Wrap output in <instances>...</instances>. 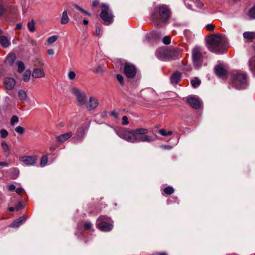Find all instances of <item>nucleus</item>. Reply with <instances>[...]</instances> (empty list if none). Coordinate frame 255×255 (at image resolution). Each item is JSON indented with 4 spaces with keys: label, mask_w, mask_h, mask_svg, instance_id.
I'll use <instances>...</instances> for the list:
<instances>
[{
    "label": "nucleus",
    "mask_w": 255,
    "mask_h": 255,
    "mask_svg": "<svg viewBox=\"0 0 255 255\" xmlns=\"http://www.w3.org/2000/svg\"><path fill=\"white\" fill-rule=\"evenodd\" d=\"M208 49L216 54H223L226 51L228 42L226 37L223 34H213L207 38Z\"/></svg>",
    "instance_id": "f257e3e1"
},
{
    "label": "nucleus",
    "mask_w": 255,
    "mask_h": 255,
    "mask_svg": "<svg viewBox=\"0 0 255 255\" xmlns=\"http://www.w3.org/2000/svg\"><path fill=\"white\" fill-rule=\"evenodd\" d=\"M148 132L147 129L140 128L136 130H126L116 132L117 135L121 139L130 143L138 142V136L145 135Z\"/></svg>",
    "instance_id": "f03ea898"
},
{
    "label": "nucleus",
    "mask_w": 255,
    "mask_h": 255,
    "mask_svg": "<svg viewBox=\"0 0 255 255\" xmlns=\"http://www.w3.org/2000/svg\"><path fill=\"white\" fill-rule=\"evenodd\" d=\"M96 225L100 230L104 232L110 231L113 227L111 219L106 216H100L97 220Z\"/></svg>",
    "instance_id": "7ed1b4c3"
},
{
    "label": "nucleus",
    "mask_w": 255,
    "mask_h": 255,
    "mask_svg": "<svg viewBox=\"0 0 255 255\" xmlns=\"http://www.w3.org/2000/svg\"><path fill=\"white\" fill-rule=\"evenodd\" d=\"M233 85L238 89L245 88L247 87V79L246 73H237L233 75Z\"/></svg>",
    "instance_id": "20e7f679"
},
{
    "label": "nucleus",
    "mask_w": 255,
    "mask_h": 255,
    "mask_svg": "<svg viewBox=\"0 0 255 255\" xmlns=\"http://www.w3.org/2000/svg\"><path fill=\"white\" fill-rule=\"evenodd\" d=\"M192 60L194 66L196 68H200L203 63V56L201 47H195L192 52Z\"/></svg>",
    "instance_id": "39448f33"
},
{
    "label": "nucleus",
    "mask_w": 255,
    "mask_h": 255,
    "mask_svg": "<svg viewBox=\"0 0 255 255\" xmlns=\"http://www.w3.org/2000/svg\"><path fill=\"white\" fill-rule=\"evenodd\" d=\"M101 8L100 17L104 21L105 25H109L112 22L113 16L108 6L106 4H102Z\"/></svg>",
    "instance_id": "423d86ee"
},
{
    "label": "nucleus",
    "mask_w": 255,
    "mask_h": 255,
    "mask_svg": "<svg viewBox=\"0 0 255 255\" xmlns=\"http://www.w3.org/2000/svg\"><path fill=\"white\" fill-rule=\"evenodd\" d=\"M71 91L76 98V100L79 106H83L86 105L87 100L85 93L76 87H72Z\"/></svg>",
    "instance_id": "0eeeda50"
},
{
    "label": "nucleus",
    "mask_w": 255,
    "mask_h": 255,
    "mask_svg": "<svg viewBox=\"0 0 255 255\" xmlns=\"http://www.w3.org/2000/svg\"><path fill=\"white\" fill-rule=\"evenodd\" d=\"M156 55L159 59L166 61L171 56V51L167 49L159 48L156 51Z\"/></svg>",
    "instance_id": "6e6552de"
},
{
    "label": "nucleus",
    "mask_w": 255,
    "mask_h": 255,
    "mask_svg": "<svg viewBox=\"0 0 255 255\" xmlns=\"http://www.w3.org/2000/svg\"><path fill=\"white\" fill-rule=\"evenodd\" d=\"M124 72L127 78H132L136 74V69L133 65L126 63L124 68Z\"/></svg>",
    "instance_id": "1a4fd4ad"
},
{
    "label": "nucleus",
    "mask_w": 255,
    "mask_h": 255,
    "mask_svg": "<svg viewBox=\"0 0 255 255\" xmlns=\"http://www.w3.org/2000/svg\"><path fill=\"white\" fill-rule=\"evenodd\" d=\"M20 162L24 163L26 166H34L37 162V159L35 156H23L19 157Z\"/></svg>",
    "instance_id": "9d476101"
},
{
    "label": "nucleus",
    "mask_w": 255,
    "mask_h": 255,
    "mask_svg": "<svg viewBox=\"0 0 255 255\" xmlns=\"http://www.w3.org/2000/svg\"><path fill=\"white\" fill-rule=\"evenodd\" d=\"M159 15L162 21L168 19L170 15V10L168 7L165 5H161L158 7Z\"/></svg>",
    "instance_id": "9b49d317"
},
{
    "label": "nucleus",
    "mask_w": 255,
    "mask_h": 255,
    "mask_svg": "<svg viewBox=\"0 0 255 255\" xmlns=\"http://www.w3.org/2000/svg\"><path fill=\"white\" fill-rule=\"evenodd\" d=\"M188 103L193 108L199 109L201 106V103L198 99L194 96H191L188 97L187 99Z\"/></svg>",
    "instance_id": "f8f14e48"
},
{
    "label": "nucleus",
    "mask_w": 255,
    "mask_h": 255,
    "mask_svg": "<svg viewBox=\"0 0 255 255\" xmlns=\"http://www.w3.org/2000/svg\"><path fill=\"white\" fill-rule=\"evenodd\" d=\"M98 105V100L96 99L91 97L89 98L88 103L87 104H86L85 105L88 110L91 111L96 108Z\"/></svg>",
    "instance_id": "ddd939ff"
},
{
    "label": "nucleus",
    "mask_w": 255,
    "mask_h": 255,
    "mask_svg": "<svg viewBox=\"0 0 255 255\" xmlns=\"http://www.w3.org/2000/svg\"><path fill=\"white\" fill-rule=\"evenodd\" d=\"M4 84L6 89L11 90L15 85V81L12 78L6 77L4 79Z\"/></svg>",
    "instance_id": "4468645a"
},
{
    "label": "nucleus",
    "mask_w": 255,
    "mask_h": 255,
    "mask_svg": "<svg viewBox=\"0 0 255 255\" xmlns=\"http://www.w3.org/2000/svg\"><path fill=\"white\" fill-rule=\"evenodd\" d=\"M181 80V74L178 71L174 72L170 77V82L172 85H177Z\"/></svg>",
    "instance_id": "2eb2a0df"
},
{
    "label": "nucleus",
    "mask_w": 255,
    "mask_h": 255,
    "mask_svg": "<svg viewBox=\"0 0 255 255\" xmlns=\"http://www.w3.org/2000/svg\"><path fill=\"white\" fill-rule=\"evenodd\" d=\"M32 76L34 78H40L45 76V73L42 68H35L33 70Z\"/></svg>",
    "instance_id": "dca6fc26"
},
{
    "label": "nucleus",
    "mask_w": 255,
    "mask_h": 255,
    "mask_svg": "<svg viewBox=\"0 0 255 255\" xmlns=\"http://www.w3.org/2000/svg\"><path fill=\"white\" fill-rule=\"evenodd\" d=\"M72 135V133L71 132H70L67 133H65L57 136L56 137V139L58 142L60 143H63L64 142L66 141L68 139H69L70 137H71Z\"/></svg>",
    "instance_id": "f3484780"
},
{
    "label": "nucleus",
    "mask_w": 255,
    "mask_h": 255,
    "mask_svg": "<svg viewBox=\"0 0 255 255\" xmlns=\"http://www.w3.org/2000/svg\"><path fill=\"white\" fill-rule=\"evenodd\" d=\"M16 59V55L14 53L9 54L5 61L4 63L6 65L12 66Z\"/></svg>",
    "instance_id": "a211bd4d"
},
{
    "label": "nucleus",
    "mask_w": 255,
    "mask_h": 255,
    "mask_svg": "<svg viewBox=\"0 0 255 255\" xmlns=\"http://www.w3.org/2000/svg\"><path fill=\"white\" fill-rule=\"evenodd\" d=\"M143 136H138V142H151L155 141V139L151 135H143Z\"/></svg>",
    "instance_id": "6ab92c4d"
},
{
    "label": "nucleus",
    "mask_w": 255,
    "mask_h": 255,
    "mask_svg": "<svg viewBox=\"0 0 255 255\" xmlns=\"http://www.w3.org/2000/svg\"><path fill=\"white\" fill-rule=\"evenodd\" d=\"M215 72L217 76L219 77L223 76L226 74V70L222 66L217 65L214 68Z\"/></svg>",
    "instance_id": "aec40b11"
},
{
    "label": "nucleus",
    "mask_w": 255,
    "mask_h": 255,
    "mask_svg": "<svg viewBox=\"0 0 255 255\" xmlns=\"http://www.w3.org/2000/svg\"><path fill=\"white\" fill-rule=\"evenodd\" d=\"M26 220V218L24 216L20 217L17 219L14 220L10 225V227L13 228H17L22 224Z\"/></svg>",
    "instance_id": "412c9836"
},
{
    "label": "nucleus",
    "mask_w": 255,
    "mask_h": 255,
    "mask_svg": "<svg viewBox=\"0 0 255 255\" xmlns=\"http://www.w3.org/2000/svg\"><path fill=\"white\" fill-rule=\"evenodd\" d=\"M248 66L252 74L255 76V56L250 59L248 62Z\"/></svg>",
    "instance_id": "4be33fe9"
},
{
    "label": "nucleus",
    "mask_w": 255,
    "mask_h": 255,
    "mask_svg": "<svg viewBox=\"0 0 255 255\" xmlns=\"http://www.w3.org/2000/svg\"><path fill=\"white\" fill-rule=\"evenodd\" d=\"M84 131L79 130L76 132L74 137H73L72 140L74 143L77 142L81 141L84 137Z\"/></svg>",
    "instance_id": "5701e85b"
},
{
    "label": "nucleus",
    "mask_w": 255,
    "mask_h": 255,
    "mask_svg": "<svg viewBox=\"0 0 255 255\" xmlns=\"http://www.w3.org/2000/svg\"><path fill=\"white\" fill-rule=\"evenodd\" d=\"M0 43L4 48H7L10 44V41L5 36H0Z\"/></svg>",
    "instance_id": "b1692460"
},
{
    "label": "nucleus",
    "mask_w": 255,
    "mask_h": 255,
    "mask_svg": "<svg viewBox=\"0 0 255 255\" xmlns=\"http://www.w3.org/2000/svg\"><path fill=\"white\" fill-rule=\"evenodd\" d=\"M244 38L247 40H253L255 38V32H245L243 34Z\"/></svg>",
    "instance_id": "393cba45"
},
{
    "label": "nucleus",
    "mask_w": 255,
    "mask_h": 255,
    "mask_svg": "<svg viewBox=\"0 0 255 255\" xmlns=\"http://www.w3.org/2000/svg\"><path fill=\"white\" fill-rule=\"evenodd\" d=\"M69 19L67 15V12L66 10H65L62 13L61 23L62 24H65L69 22Z\"/></svg>",
    "instance_id": "a878e982"
},
{
    "label": "nucleus",
    "mask_w": 255,
    "mask_h": 255,
    "mask_svg": "<svg viewBox=\"0 0 255 255\" xmlns=\"http://www.w3.org/2000/svg\"><path fill=\"white\" fill-rule=\"evenodd\" d=\"M18 96L20 100H26L27 97L26 92L24 90H20L18 92Z\"/></svg>",
    "instance_id": "bb28decb"
},
{
    "label": "nucleus",
    "mask_w": 255,
    "mask_h": 255,
    "mask_svg": "<svg viewBox=\"0 0 255 255\" xmlns=\"http://www.w3.org/2000/svg\"><path fill=\"white\" fill-rule=\"evenodd\" d=\"M31 75V72L30 70H27L24 72L23 75V80L25 82H27L29 80L30 76Z\"/></svg>",
    "instance_id": "cd10ccee"
},
{
    "label": "nucleus",
    "mask_w": 255,
    "mask_h": 255,
    "mask_svg": "<svg viewBox=\"0 0 255 255\" xmlns=\"http://www.w3.org/2000/svg\"><path fill=\"white\" fill-rule=\"evenodd\" d=\"M17 65L18 66V72L19 73H22L25 69L24 63L21 61H18L17 62Z\"/></svg>",
    "instance_id": "c85d7f7f"
},
{
    "label": "nucleus",
    "mask_w": 255,
    "mask_h": 255,
    "mask_svg": "<svg viewBox=\"0 0 255 255\" xmlns=\"http://www.w3.org/2000/svg\"><path fill=\"white\" fill-rule=\"evenodd\" d=\"M27 27H28V30L30 32H33L35 31V27L34 21L33 20H31V21L28 22Z\"/></svg>",
    "instance_id": "c756f323"
},
{
    "label": "nucleus",
    "mask_w": 255,
    "mask_h": 255,
    "mask_svg": "<svg viewBox=\"0 0 255 255\" xmlns=\"http://www.w3.org/2000/svg\"><path fill=\"white\" fill-rule=\"evenodd\" d=\"M23 208V206L22 205V203L20 202H19L18 204L15 207H10L8 208V210L9 211H17L19 209H21Z\"/></svg>",
    "instance_id": "7c9ffc66"
},
{
    "label": "nucleus",
    "mask_w": 255,
    "mask_h": 255,
    "mask_svg": "<svg viewBox=\"0 0 255 255\" xmlns=\"http://www.w3.org/2000/svg\"><path fill=\"white\" fill-rule=\"evenodd\" d=\"M200 84V80L198 79L197 77L194 78V79L191 81V84L194 88L197 87Z\"/></svg>",
    "instance_id": "2f4dec72"
},
{
    "label": "nucleus",
    "mask_w": 255,
    "mask_h": 255,
    "mask_svg": "<svg viewBox=\"0 0 255 255\" xmlns=\"http://www.w3.org/2000/svg\"><path fill=\"white\" fill-rule=\"evenodd\" d=\"M58 39V36L57 35H53L49 37L47 41L49 44H52L55 42Z\"/></svg>",
    "instance_id": "473e14b6"
},
{
    "label": "nucleus",
    "mask_w": 255,
    "mask_h": 255,
    "mask_svg": "<svg viewBox=\"0 0 255 255\" xmlns=\"http://www.w3.org/2000/svg\"><path fill=\"white\" fill-rule=\"evenodd\" d=\"M74 7L76 8L78 10L80 11V12L84 13L85 14L88 15V16L90 17L91 16V14L89 13L88 12L85 11L83 8H81L80 6H79L77 4H74Z\"/></svg>",
    "instance_id": "72a5a7b5"
},
{
    "label": "nucleus",
    "mask_w": 255,
    "mask_h": 255,
    "mask_svg": "<svg viewBox=\"0 0 255 255\" xmlns=\"http://www.w3.org/2000/svg\"><path fill=\"white\" fill-rule=\"evenodd\" d=\"M248 15L251 18H255V6L250 9L248 12Z\"/></svg>",
    "instance_id": "f704fd0d"
},
{
    "label": "nucleus",
    "mask_w": 255,
    "mask_h": 255,
    "mask_svg": "<svg viewBox=\"0 0 255 255\" xmlns=\"http://www.w3.org/2000/svg\"><path fill=\"white\" fill-rule=\"evenodd\" d=\"M19 122L18 117L17 116H13L10 119V124L11 126H14L16 123Z\"/></svg>",
    "instance_id": "c9c22d12"
},
{
    "label": "nucleus",
    "mask_w": 255,
    "mask_h": 255,
    "mask_svg": "<svg viewBox=\"0 0 255 255\" xmlns=\"http://www.w3.org/2000/svg\"><path fill=\"white\" fill-rule=\"evenodd\" d=\"M15 131L18 134L21 135L24 133L25 130L21 126H17L15 128Z\"/></svg>",
    "instance_id": "e433bc0d"
},
{
    "label": "nucleus",
    "mask_w": 255,
    "mask_h": 255,
    "mask_svg": "<svg viewBox=\"0 0 255 255\" xmlns=\"http://www.w3.org/2000/svg\"><path fill=\"white\" fill-rule=\"evenodd\" d=\"M76 73L73 71H70L68 73V78L70 80H73L76 78Z\"/></svg>",
    "instance_id": "4c0bfd02"
},
{
    "label": "nucleus",
    "mask_w": 255,
    "mask_h": 255,
    "mask_svg": "<svg viewBox=\"0 0 255 255\" xmlns=\"http://www.w3.org/2000/svg\"><path fill=\"white\" fill-rule=\"evenodd\" d=\"M164 191L166 194L170 195L174 192V189L173 187L169 186L165 188L164 190Z\"/></svg>",
    "instance_id": "58836bf2"
},
{
    "label": "nucleus",
    "mask_w": 255,
    "mask_h": 255,
    "mask_svg": "<svg viewBox=\"0 0 255 255\" xmlns=\"http://www.w3.org/2000/svg\"><path fill=\"white\" fill-rule=\"evenodd\" d=\"M48 161V158L46 156H43L41 159L40 165L41 167L45 166Z\"/></svg>",
    "instance_id": "ea45409f"
},
{
    "label": "nucleus",
    "mask_w": 255,
    "mask_h": 255,
    "mask_svg": "<svg viewBox=\"0 0 255 255\" xmlns=\"http://www.w3.org/2000/svg\"><path fill=\"white\" fill-rule=\"evenodd\" d=\"M1 146L3 149L4 150V152L7 153L8 154H9V147L7 145V144L5 142H2L1 143Z\"/></svg>",
    "instance_id": "a19ab883"
},
{
    "label": "nucleus",
    "mask_w": 255,
    "mask_h": 255,
    "mask_svg": "<svg viewBox=\"0 0 255 255\" xmlns=\"http://www.w3.org/2000/svg\"><path fill=\"white\" fill-rule=\"evenodd\" d=\"M164 44L166 45H168L171 42V38L170 36H165L162 40Z\"/></svg>",
    "instance_id": "79ce46f5"
},
{
    "label": "nucleus",
    "mask_w": 255,
    "mask_h": 255,
    "mask_svg": "<svg viewBox=\"0 0 255 255\" xmlns=\"http://www.w3.org/2000/svg\"><path fill=\"white\" fill-rule=\"evenodd\" d=\"M116 78L117 80L119 82L121 85H123L124 84V79L123 76L120 74H117L116 75Z\"/></svg>",
    "instance_id": "37998d69"
},
{
    "label": "nucleus",
    "mask_w": 255,
    "mask_h": 255,
    "mask_svg": "<svg viewBox=\"0 0 255 255\" xmlns=\"http://www.w3.org/2000/svg\"><path fill=\"white\" fill-rule=\"evenodd\" d=\"M1 137L2 138H5L8 136V133L7 130L2 129L0 132Z\"/></svg>",
    "instance_id": "c03bdc74"
},
{
    "label": "nucleus",
    "mask_w": 255,
    "mask_h": 255,
    "mask_svg": "<svg viewBox=\"0 0 255 255\" xmlns=\"http://www.w3.org/2000/svg\"><path fill=\"white\" fill-rule=\"evenodd\" d=\"M129 123V122L128 121V118L127 116H124L122 117V124L123 125H128Z\"/></svg>",
    "instance_id": "a18cd8bd"
},
{
    "label": "nucleus",
    "mask_w": 255,
    "mask_h": 255,
    "mask_svg": "<svg viewBox=\"0 0 255 255\" xmlns=\"http://www.w3.org/2000/svg\"><path fill=\"white\" fill-rule=\"evenodd\" d=\"M104 71V70L102 66L100 65L98 66L97 68L94 71V72L97 73H102Z\"/></svg>",
    "instance_id": "49530a36"
},
{
    "label": "nucleus",
    "mask_w": 255,
    "mask_h": 255,
    "mask_svg": "<svg viewBox=\"0 0 255 255\" xmlns=\"http://www.w3.org/2000/svg\"><path fill=\"white\" fill-rule=\"evenodd\" d=\"M84 227L85 230L90 229L92 227V223L90 222H86L84 224Z\"/></svg>",
    "instance_id": "de8ad7c7"
},
{
    "label": "nucleus",
    "mask_w": 255,
    "mask_h": 255,
    "mask_svg": "<svg viewBox=\"0 0 255 255\" xmlns=\"http://www.w3.org/2000/svg\"><path fill=\"white\" fill-rule=\"evenodd\" d=\"M74 20L76 21V22L78 24L80 23L81 20V17L75 14L74 15Z\"/></svg>",
    "instance_id": "09e8293b"
},
{
    "label": "nucleus",
    "mask_w": 255,
    "mask_h": 255,
    "mask_svg": "<svg viewBox=\"0 0 255 255\" xmlns=\"http://www.w3.org/2000/svg\"><path fill=\"white\" fill-rule=\"evenodd\" d=\"M206 27L209 31H213L215 28V26L212 24H208L206 25Z\"/></svg>",
    "instance_id": "8fccbe9b"
},
{
    "label": "nucleus",
    "mask_w": 255,
    "mask_h": 255,
    "mask_svg": "<svg viewBox=\"0 0 255 255\" xmlns=\"http://www.w3.org/2000/svg\"><path fill=\"white\" fill-rule=\"evenodd\" d=\"M5 12V9L3 6L0 4V17L2 16Z\"/></svg>",
    "instance_id": "3c124183"
},
{
    "label": "nucleus",
    "mask_w": 255,
    "mask_h": 255,
    "mask_svg": "<svg viewBox=\"0 0 255 255\" xmlns=\"http://www.w3.org/2000/svg\"><path fill=\"white\" fill-rule=\"evenodd\" d=\"M7 188H8V191H12L13 190H15L16 186L15 185L11 184H10L9 185H8Z\"/></svg>",
    "instance_id": "603ef678"
},
{
    "label": "nucleus",
    "mask_w": 255,
    "mask_h": 255,
    "mask_svg": "<svg viewBox=\"0 0 255 255\" xmlns=\"http://www.w3.org/2000/svg\"><path fill=\"white\" fill-rule=\"evenodd\" d=\"M189 1L188 0H184V3H185V4L186 6V7L189 9H192V6L191 4L189 3Z\"/></svg>",
    "instance_id": "864d4df0"
},
{
    "label": "nucleus",
    "mask_w": 255,
    "mask_h": 255,
    "mask_svg": "<svg viewBox=\"0 0 255 255\" xmlns=\"http://www.w3.org/2000/svg\"><path fill=\"white\" fill-rule=\"evenodd\" d=\"M95 34L98 36H100L101 34V29L98 26L96 27Z\"/></svg>",
    "instance_id": "5fc2aeb1"
},
{
    "label": "nucleus",
    "mask_w": 255,
    "mask_h": 255,
    "mask_svg": "<svg viewBox=\"0 0 255 255\" xmlns=\"http://www.w3.org/2000/svg\"><path fill=\"white\" fill-rule=\"evenodd\" d=\"M158 133L162 136H166L167 132L164 129L160 130Z\"/></svg>",
    "instance_id": "6e6d98bb"
},
{
    "label": "nucleus",
    "mask_w": 255,
    "mask_h": 255,
    "mask_svg": "<svg viewBox=\"0 0 255 255\" xmlns=\"http://www.w3.org/2000/svg\"><path fill=\"white\" fill-rule=\"evenodd\" d=\"M111 114L112 116H113L115 119H118L119 116L117 114V113L115 111H112L111 112Z\"/></svg>",
    "instance_id": "4d7b16f0"
},
{
    "label": "nucleus",
    "mask_w": 255,
    "mask_h": 255,
    "mask_svg": "<svg viewBox=\"0 0 255 255\" xmlns=\"http://www.w3.org/2000/svg\"><path fill=\"white\" fill-rule=\"evenodd\" d=\"M99 0H94L93 2L92 5L94 7H97L99 4Z\"/></svg>",
    "instance_id": "13d9d810"
},
{
    "label": "nucleus",
    "mask_w": 255,
    "mask_h": 255,
    "mask_svg": "<svg viewBox=\"0 0 255 255\" xmlns=\"http://www.w3.org/2000/svg\"><path fill=\"white\" fill-rule=\"evenodd\" d=\"M47 53L49 55H53L54 54V52L53 49H48Z\"/></svg>",
    "instance_id": "bf43d9fd"
},
{
    "label": "nucleus",
    "mask_w": 255,
    "mask_h": 255,
    "mask_svg": "<svg viewBox=\"0 0 255 255\" xmlns=\"http://www.w3.org/2000/svg\"><path fill=\"white\" fill-rule=\"evenodd\" d=\"M153 255H168V254L166 252H162V253L156 252L153 254Z\"/></svg>",
    "instance_id": "052dcab7"
},
{
    "label": "nucleus",
    "mask_w": 255,
    "mask_h": 255,
    "mask_svg": "<svg viewBox=\"0 0 255 255\" xmlns=\"http://www.w3.org/2000/svg\"><path fill=\"white\" fill-rule=\"evenodd\" d=\"M23 190H24V189L22 188H20V187L16 188V189H15V191L17 193H20Z\"/></svg>",
    "instance_id": "680f3d73"
},
{
    "label": "nucleus",
    "mask_w": 255,
    "mask_h": 255,
    "mask_svg": "<svg viewBox=\"0 0 255 255\" xmlns=\"http://www.w3.org/2000/svg\"><path fill=\"white\" fill-rule=\"evenodd\" d=\"M196 1L197 3V6L199 8H201L203 6V3L200 1H198V0H196Z\"/></svg>",
    "instance_id": "e2e57ef3"
},
{
    "label": "nucleus",
    "mask_w": 255,
    "mask_h": 255,
    "mask_svg": "<svg viewBox=\"0 0 255 255\" xmlns=\"http://www.w3.org/2000/svg\"><path fill=\"white\" fill-rule=\"evenodd\" d=\"M0 166L7 167L8 166V164L5 162H0Z\"/></svg>",
    "instance_id": "0e129e2a"
},
{
    "label": "nucleus",
    "mask_w": 255,
    "mask_h": 255,
    "mask_svg": "<svg viewBox=\"0 0 255 255\" xmlns=\"http://www.w3.org/2000/svg\"><path fill=\"white\" fill-rule=\"evenodd\" d=\"M22 27V24L21 23H18L16 24V29H20Z\"/></svg>",
    "instance_id": "69168bd1"
},
{
    "label": "nucleus",
    "mask_w": 255,
    "mask_h": 255,
    "mask_svg": "<svg viewBox=\"0 0 255 255\" xmlns=\"http://www.w3.org/2000/svg\"><path fill=\"white\" fill-rule=\"evenodd\" d=\"M82 22L84 25H87L88 24V21L85 19L83 20Z\"/></svg>",
    "instance_id": "338daca9"
},
{
    "label": "nucleus",
    "mask_w": 255,
    "mask_h": 255,
    "mask_svg": "<svg viewBox=\"0 0 255 255\" xmlns=\"http://www.w3.org/2000/svg\"><path fill=\"white\" fill-rule=\"evenodd\" d=\"M172 134V132L171 131H169L168 132H167L166 136L170 135Z\"/></svg>",
    "instance_id": "774afa93"
}]
</instances>
